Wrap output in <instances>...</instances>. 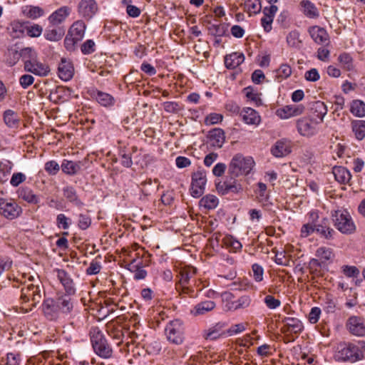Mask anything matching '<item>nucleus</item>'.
I'll return each instance as SVG.
<instances>
[{
    "label": "nucleus",
    "mask_w": 365,
    "mask_h": 365,
    "mask_svg": "<svg viewBox=\"0 0 365 365\" xmlns=\"http://www.w3.org/2000/svg\"><path fill=\"white\" fill-rule=\"evenodd\" d=\"M24 70L38 76H46L50 73L49 66L38 60V56L31 62L24 66Z\"/></svg>",
    "instance_id": "nucleus-16"
},
{
    "label": "nucleus",
    "mask_w": 365,
    "mask_h": 365,
    "mask_svg": "<svg viewBox=\"0 0 365 365\" xmlns=\"http://www.w3.org/2000/svg\"><path fill=\"white\" fill-rule=\"evenodd\" d=\"M70 221V219L64 214H58L56 217V225L58 228H63V230L68 229Z\"/></svg>",
    "instance_id": "nucleus-62"
},
{
    "label": "nucleus",
    "mask_w": 365,
    "mask_h": 365,
    "mask_svg": "<svg viewBox=\"0 0 365 365\" xmlns=\"http://www.w3.org/2000/svg\"><path fill=\"white\" fill-rule=\"evenodd\" d=\"M86 29V25L82 20H78L73 23L64 39V46L67 51L75 50L76 44L83 38Z\"/></svg>",
    "instance_id": "nucleus-5"
},
{
    "label": "nucleus",
    "mask_w": 365,
    "mask_h": 365,
    "mask_svg": "<svg viewBox=\"0 0 365 365\" xmlns=\"http://www.w3.org/2000/svg\"><path fill=\"white\" fill-rule=\"evenodd\" d=\"M22 212L21 207L12 199L0 198V215L9 220L17 218Z\"/></svg>",
    "instance_id": "nucleus-9"
},
{
    "label": "nucleus",
    "mask_w": 365,
    "mask_h": 365,
    "mask_svg": "<svg viewBox=\"0 0 365 365\" xmlns=\"http://www.w3.org/2000/svg\"><path fill=\"white\" fill-rule=\"evenodd\" d=\"M222 334L223 332L222 331L221 325L217 324L207 330H205L203 336L205 339L215 340L219 339Z\"/></svg>",
    "instance_id": "nucleus-41"
},
{
    "label": "nucleus",
    "mask_w": 365,
    "mask_h": 365,
    "mask_svg": "<svg viewBox=\"0 0 365 365\" xmlns=\"http://www.w3.org/2000/svg\"><path fill=\"white\" fill-rule=\"evenodd\" d=\"M352 130L358 140L365 137V120H356L351 123Z\"/></svg>",
    "instance_id": "nucleus-44"
},
{
    "label": "nucleus",
    "mask_w": 365,
    "mask_h": 365,
    "mask_svg": "<svg viewBox=\"0 0 365 365\" xmlns=\"http://www.w3.org/2000/svg\"><path fill=\"white\" fill-rule=\"evenodd\" d=\"M65 34V29L63 27H58L50 29L47 28L44 32V37L46 40L50 41H58Z\"/></svg>",
    "instance_id": "nucleus-35"
},
{
    "label": "nucleus",
    "mask_w": 365,
    "mask_h": 365,
    "mask_svg": "<svg viewBox=\"0 0 365 365\" xmlns=\"http://www.w3.org/2000/svg\"><path fill=\"white\" fill-rule=\"evenodd\" d=\"M62 171L67 175H73L81 169V163L64 160L61 166Z\"/></svg>",
    "instance_id": "nucleus-33"
},
{
    "label": "nucleus",
    "mask_w": 365,
    "mask_h": 365,
    "mask_svg": "<svg viewBox=\"0 0 365 365\" xmlns=\"http://www.w3.org/2000/svg\"><path fill=\"white\" fill-rule=\"evenodd\" d=\"M175 289L179 293V295L182 297L186 296L194 297V289L187 285L175 284Z\"/></svg>",
    "instance_id": "nucleus-55"
},
{
    "label": "nucleus",
    "mask_w": 365,
    "mask_h": 365,
    "mask_svg": "<svg viewBox=\"0 0 365 365\" xmlns=\"http://www.w3.org/2000/svg\"><path fill=\"white\" fill-rule=\"evenodd\" d=\"M225 139V132L221 128H214L209 133L210 143L213 147L222 148Z\"/></svg>",
    "instance_id": "nucleus-30"
},
{
    "label": "nucleus",
    "mask_w": 365,
    "mask_h": 365,
    "mask_svg": "<svg viewBox=\"0 0 365 365\" xmlns=\"http://www.w3.org/2000/svg\"><path fill=\"white\" fill-rule=\"evenodd\" d=\"M316 256L323 262L331 259L334 257L332 249L326 247H321L316 251Z\"/></svg>",
    "instance_id": "nucleus-49"
},
{
    "label": "nucleus",
    "mask_w": 365,
    "mask_h": 365,
    "mask_svg": "<svg viewBox=\"0 0 365 365\" xmlns=\"http://www.w3.org/2000/svg\"><path fill=\"white\" fill-rule=\"evenodd\" d=\"M303 7V12L309 18H317L319 16V12L315 5L308 0H303L301 2Z\"/></svg>",
    "instance_id": "nucleus-39"
},
{
    "label": "nucleus",
    "mask_w": 365,
    "mask_h": 365,
    "mask_svg": "<svg viewBox=\"0 0 365 365\" xmlns=\"http://www.w3.org/2000/svg\"><path fill=\"white\" fill-rule=\"evenodd\" d=\"M282 322L284 324V326L281 328V331L284 334L287 332L299 334L303 329V324L297 318L285 317L282 319Z\"/></svg>",
    "instance_id": "nucleus-17"
},
{
    "label": "nucleus",
    "mask_w": 365,
    "mask_h": 365,
    "mask_svg": "<svg viewBox=\"0 0 365 365\" xmlns=\"http://www.w3.org/2000/svg\"><path fill=\"white\" fill-rule=\"evenodd\" d=\"M21 292V300L22 304H25V306H21V309L26 312L31 310L32 307H35L39 303L42 297L39 285L24 284Z\"/></svg>",
    "instance_id": "nucleus-2"
},
{
    "label": "nucleus",
    "mask_w": 365,
    "mask_h": 365,
    "mask_svg": "<svg viewBox=\"0 0 365 365\" xmlns=\"http://www.w3.org/2000/svg\"><path fill=\"white\" fill-rule=\"evenodd\" d=\"M9 56L12 55L14 61L8 60L10 65H14L17 61L21 58L24 61V66L34 61L38 56L36 51L31 47H25L21 48L19 51L14 48L8 50Z\"/></svg>",
    "instance_id": "nucleus-10"
},
{
    "label": "nucleus",
    "mask_w": 365,
    "mask_h": 365,
    "mask_svg": "<svg viewBox=\"0 0 365 365\" xmlns=\"http://www.w3.org/2000/svg\"><path fill=\"white\" fill-rule=\"evenodd\" d=\"M287 42L290 47L299 48L302 44L299 32L297 30L291 31L287 36Z\"/></svg>",
    "instance_id": "nucleus-48"
},
{
    "label": "nucleus",
    "mask_w": 365,
    "mask_h": 365,
    "mask_svg": "<svg viewBox=\"0 0 365 365\" xmlns=\"http://www.w3.org/2000/svg\"><path fill=\"white\" fill-rule=\"evenodd\" d=\"M264 303L269 309H275L281 305V301L271 294L265 296Z\"/></svg>",
    "instance_id": "nucleus-54"
},
{
    "label": "nucleus",
    "mask_w": 365,
    "mask_h": 365,
    "mask_svg": "<svg viewBox=\"0 0 365 365\" xmlns=\"http://www.w3.org/2000/svg\"><path fill=\"white\" fill-rule=\"evenodd\" d=\"M23 14L27 18L36 19L43 15L44 11L39 6L30 5L24 7Z\"/></svg>",
    "instance_id": "nucleus-37"
},
{
    "label": "nucleus",
    "mask_w": 365,
    "mask_h": 365,
    "mask_svg": "<svg viewBox=\"0 0 365 365\" xmlns=\"http://www.w3.org/2000/svg\"><path fill=\"white\" fill-rule=\"evenodd\" d=\"M63 196L71 202L80 206L82 205V202L79 200L75 189L71 186H66L63 189Z\"/></svg>",
    "instance_id": "nucleus-43"
},
{
    "label": "nucleus",
    "mask_w": 365,
    "mask_h": 365,
    "mask_svg": "<svg viewBox=\"0 0 365 365\" xmlns=\"http://www.w3.org/2000/svg\"><path fill=\"white\" fill-rule=\"evenodd\" d=\"M222 242L225 247L230 248L233 252H237L242 247L241 242L232 236H226L222 240Z\"/></svg>",
    "instance_id": "nucleus-50"
},
{
    "label": "nucleus",
    "mask_w": 365,
    "mask_h": 365,
    "mask_svg": "<svg viewBox=\"0 0 365 365\" xmlns=\"http://www.w3.org/2000/svg\"><path fill=\"white\" fill-rule=\"evenodd\" d=\"M43 31V28L38 24H34L26 27V33L30 37H38Z\"/></svg>",
    "instance_id": "nucleus-60"
},
{
    "label": "nucleus",
    "mask_w": 365,
    "mask_h": 365,
    "mask_svg": "<svg viewBox=\"0 0 365 365\" xmlns=\"http://www.w3.org/2000/svg\"><path fill=\"white\" fill-rule=\"evenodd\" d=\"M316 232L327 240L333 239L335 231L330 227L328 218H323L319 224H315Z\"/></svg>",
    "instance_id": "nucleus-19"
},
{
    "label": "nucleus",
    "mask_w": 365,
    "mask_h": 365,
    "mask_svg": "<svg viewBox=\"0 0 365 365\" xmlns=\"http://www.w3.org/2000/svg\"><path fill=\"white\" fill-rule=\"evenodd\" d=\"M244 93L247 98L254 102L257 106L262 104V100L260 98V93L257 92L252 87H247L244 88Z\"/></svg>",
    "instance_id": "nucleus-51"
},
{
    "label": "nucleus",
    "mask_w": 365,
    "mask_h": 365,
    "mask_svg": "<svg viewBox=\"0 0 365 365\" xmlns=\"http://www.w3.org/2000/svg\"><path fill=\"white\" fill-rule=\"evenodd\" d=\"M58 70L59 78L63 81L71 79L74 73V68L71 61L64 58H61Z\"/></svg>",
    "instance_id": "nucleus-20"
},
{
    "label": "nucleus",
    "mask_w": 365,
    "mask_h": 365,
    "mask_svg": "<svg viewBox=\"0 0 365 365\" xmlns=\"http://www.w3.org/2000/svg\"><path fill=\"white\" fill-rule=\"evenodd\" d=\"M43 312L48 319L54 320L58 316L59 309L56 302L51 299H47L43 302Z\"/></svg>",
    "instance_id": "nucleus-26"
},
{
    "label": "nucleus",
    "mask_w": 365,
    "mask_h": 365,
    "mask_svg": "<svg viewBox=\"0 0 365 365\" xmlns=\"http://www.w3.org/2000/svg\"><path fill=\"white\" fill-rule=\"evenodd\" d=\"M332 173L335 180L340 184H348L351 178L350 172L342 166H334L332 169Z\"/></svg>",
    "instance_id": "nucleus-29"
},
{
    "label": "nucleus",
    "mask_w": 365,
    "mask_h": 365,
    "mask_svg": "<svg viewBox=\"0 0 365 365\" xmlns=\"http://www.w3.org/2000/svg\"><path fill=\"white\" fill-rule=\"evenodd\" d=\"M101 269V264L100 262L95 259L91 261L88 267L86 269V274L88 275L97 274Z\"/></svg>",
    "instance_id": "nucleus-59"
},
{
    "label": "nucleus",
    "mask_w": 365,
    "mask_h": 365,
    "mask_svg": "<svg viewBox=\"0 0 365 365\" xmlns=\"http://www.w3.org/2000/svg\"><path fill=\"white\" fill-rule=\"evenodd\" d=\"M71 9L68 6H62L51 14L48 17L49 23L57 26L63 22L70 14Z\"/></svg>",
    "instance_id": "nucleus-25"
},
{
    "label": "nucleus",
    "mask_w": 365,
    "mask_h": 365,
    "mask_svg": "<svg viewBox=\"0 0 365 365\" xmlns=\"http://www.w3.org/2000/svg\"><path fill=\"white\" fill-rule=\"evenodd\" d=\"M94 352L101 358L108 359L113 356V349L98 327H91L89 332Z\"/></svg>",
    "instance_id": "nucleus-1"
},
{
    "label": "nucleus",
    "mask_w": 365,
    "mask_h": 365,
    "mask_svg": "<svg viewBox=\"0 0 365 365\" xmlns=\"http://www.w3.org/2000/svg\"><path fill=\"white\" fill-rule=\"evenodd\" d=\"M324 310L327 313H334L336 310V302L330 296H327L325 298Z\"/></svg>",
    "instance_id": "nucleus-63"
},
{
    "label": "nucleus",
    "mask_w": 365,
    "mask_h": 365,
    "mask_svg": "<svg viewBox=\"0 0 365 365\" xmlns=\"http://www.w3.org/2000/svg\"><path fill=\"white\" fill-rule=\"evenodd\" d=\"M339 354V357L344 361L355 362L361 359L357 348L351 344L341 349Z\"/></svg>",
    "instance_id": "nucleus-22"
},
{
    "label": "nucleus",
    "mask_w": 365,
    "mask_h": 365,
    "mask_svg": "<svg viewBox=\"0 0 365 365\" xmlns=\"http://www.w3.org/2000/svg\"><path fill=\"white\" fill-rule=\"evenodd\" d=\"M222 299L224 307L227 311L246 309L250 306L252 302V299L248 295H243L238 299H235L233 294L230 292H223Z\"/></svg>",
    "instance_id": "nucleus-6"
},
{
    "label": "nucleus",
    "mask_w": 365,
    "mask_h": 365,
    "mask_svg": "<svg viewBox=\"0 0 365 365\" xmlns=\"http://www.w3.org/2000/svg\"><path fill=\"white\" fill-rule=\"evenodd\" d=\"M350 111L357 117L365 116V103L360 100L353 101L351 104Z\"/></svg>",
    "instance_id": "nucleus-46"
},
{
    "label": "nucleus",
    "mask_w": 365,
    "mask_h": 365,
    "mask_svg": "<svg viewBox=\"0 0 365 365\" xmlns=\"http://www.w3.org/2000/svg\"><path fill=\"white\" fill-rule=\"evenodd\" d=\"M95 50L96 44L91 39L86 41L81 46V51L85 55L91 54L93 53Z\"/></svg>",
    "instance_id": "nucleus-56"
},
{
    "label": "nucleus",
    "mask_w": 365,
    "mask_h": 365,
    "mask_svg": "<svg viewBox=\"0 0 365 365\" xmlns=\"http://www.w3.org/2000/svg\"><path fill=\"white\" fill-rule=\"evenodd\" d=\"M150 255L144 257L143 259L138 260L133 259L130 263L126 265V269L133 274V279L135 280L145 279L148 275L145 267H148L150 264Z\"/></svg>",
    "instance_id": "nucleus-8"
},
{
    "label": "nucleus",
    "mask_w": 365,
    "mask_h": 365,
    "mask_svg": "<svg viewBox=\"0 0 365 365\" xmlns=\"http://www.w3.org/2000/svg\"><path fill=\"white\" fill-rule=\"evenodd\" d=\"M304 110L302 105H287L277 109L275 113L281 119H288L302 114Z\"/></svg>",
    "instance_id": "nucleus-15"
},
{
    "label": "nucleus",
    "mask_w": 365,
    "mask_h": 365,
    "mask_svg": "<svg viewBox=\"0 0 365 365\" xmlns=\"http://www.w3.org/2000/svg\"><path fill=\"white\" fill-rule=\"evenodd\" d=\"M215 303L213 301L207 300L197 304L192 311L194 315H202L213 310Z\"/></svg>",
    "instance_id": "nucleus-34"
},
{
    "label": "nucleus",
    "mask_w": 365,
    "mask_h": 365,
    "mask_svg": "<svg viewBox=\"0 0 365 365\" xmlns=\"http://www.w3.org/2000/svg\"><path fill=\"white\" fill-rule=\"evenodd\" d=\"M349 331L357 336H365V321L364 319L356 316L350 317L346 324Z\"/></svg>",
    "instance_id": "nucleus-14"
},
{
    "label": "nucleus",
    "mask_w": 365,
    "mask_h": 365,
    "mask_svg": "<svg viewBox=\"0 0 365 365\" xmlns=\"http://www.w3.org/2000/svg\"><path fill=\"white\" fill-rule=\"evenodd\" d=\"M56 304L59 311L63 313H70L73 310V304L70 295L62 296L57 299Z\"/></svg>",
    "instance_id": "nucleus-36"
},
{
    "label": "nucleus",
    "mask_w": 365,
    "mask_h": 365,
    "mask_svg": "<svg viewBox=\"0 0 365 365\" xmlns=\"http://www.w3.org/2000/svg\"><path fill=\"white\" fill-rule=\"evenodd\" d=\"M317 122L310 118H302L297 121V128L300 135L309 137L317 133Z\"/></svg>",
    "instance_id": "nucleus-13"
},
{
    "label": "nucleus",
    "mask_w": 365,
    "mask_h": 365,
    "mask_svg": "<svg viewBox=\"0 0 365 365\" xmlns=\"http://www.w3.org/2000/svg\"><path fill=\"white\" fill-rule=\"evenodd\" d=\"M45 170L49 174V175H56L58 170H60L59 165L58 163L55 160H50L46 163L45 164Z\"/></svg>",
    "instance_id": "nucleus-64"
},
{
    "label": "nucleus",
    "mask_w": 365,
    "mask_h": 365,
    "mask_svg": "<svg viewBox=\"0 0 365 365\" xmlns=\"http://www.w3.org/2000/svg\"><path fill=\"white\" fill-rule=\"evenodd\" d=\"M255 161L251 157H244L241 154L235 155L229 166V173L232 177L247 175L254 167Z\"/></svg>",
    "instance_id": "nucleus-4"
},
{
    "label": "nucleus",
    "mask_w": 365,
    "mask_h": 365,
    "mask_svg": "<svg viewBox=\"0 0 365 365\" xmlns=\"http://www.w3.org/2000/svg\"><path fill=\"white\" fill-rule=\"evenodd\" d=\"M4 120L10 128H16L19 123L18 114L12 110H6L4 112Z\"/></svg>",
    "instance_id": "nucleus-42"
},
{
    "label": "nucleus",
    "mask_w": 365,
    "mask_h": 365,
    "mask_svg": "<svg viewBox=\"0 0 365 365\" xmlns=\"http://www.w3.org/2000/svg\"><path fill=\"white\" fill-rule=\"evenodd\" d=\"M252 270L253 272V278L257 282H262L263 280L264 269L263 267L255 263L252 266Z\"/></svg>",
    "instance_id": "nucleus-58"
},
{
    "label": "nucleus",
    "mask_w": 365,
    "mask_h": 365,
    "mask_svg": "<svg viewBox=\"0 0 365 365\" xmlns=\"http://www.w3.org/2000/svg\"><path fill=\"white\" fill-rule=\"evenodd\" d=\"M196 274V268L187 267L180 271V279L176 284L189 285L191 278Z\"/></svg>",
    "instance_id": "nucleus-32"
},
{
    "label": "nucleus",
    "mask_w": 365,
    "mask_h": 365,
    "mask_svg": "<svg viewBox=\"0 0 365 365\" xmlns=\"http://www.w3.org/2000/svg\"><path fill=\"white\" fill-rule=\"evenodd\" d=\"M168 340L174 344H181L185 339V327L179 319L170 322L165 328Z\"/></svg>",
    "instance_id": "nucleus-7"
},
{
    "label": "nucleus",
    "mask_w": 365,
    "mask_h": 365,
    "mask_svg": "<svg viewBox=\"0 0 365 365\" xmlns=\"http://www.w3.org/2000/svg\"><path fill=\"white\" fill-rule=\"evenodd\" d=\"M245 61V56L242 53L233 52L225 57V65L229 69H234L242 64Z\"/></svg>",
    "instance_id": "nucleus-28"
},
{
    "label": "nucleus",
    "mask_w": 365,
    "mask_h": 365,
    "mask_svg": "<svg viewBox=\"0 0 365 365\" xmlns=\"http://www.w3.org/2000/svg\"><path fill=\"white\" fill-rule=\"evenodd\" d=\"M57 277L63 286L66 292L68 295L74 294L76 289L73 279L69 277L68 273L63 269H57Z\"/></svg>",
    "instance_id": "nucleus-23"
},
{
    "label": "nucleus",
    "mask_w": 365,
    "mask_h": 365,
    "mask_svg": "<svg viewBox=\"0 0 365 365\" xmlns=\"http://www.w3.org/2000/svg\"><path fill=\"white\" fill-rule=\"evenodd\" d=\"M11 36L13 38H19L24 34L23 24L19 21H14L10 25Z\"/></svg>",
    "instance_id": "nucleus-52"
},
{
    "label": "nucleus",
    "mask_w": 365,
    "mask_h": 365,
    "mask_svg": "<svg viewBox=\"0 0 365 365\" xmlns=\"http://www.w3.org/2000/svg\"><path fill=\"white\" fill-rule=\"evenodd\" d=\"M312 110L315 116L319 118L321 122L323 121L324 117L327 113V108L324 103L319 101L314 102Z\"/></svg>",
    "instance_id": "nucleus-45"
},
{
    "label": "nucleus",
    "mask_w": 365,
    "mask_h": 365,
    "mask_svg": "<svg viewBox=\"0 0 365 365\" xmlns=\"http://www.w3.org/2000/svg\"><path fill=\"white\" fill-rule=\"evenodd\" d=\"M292 151V143L286 139H282L275 143L272 148V155L277 158H282L289 155Z\"/></svg>",
    "instance_id": "nucleus-18"
},
{
    "label": "nucleus",
    "mask_w": 365,
    "mask_h": 365,
    "mask_svg": "<svg viewBox=\"0 0 365 365\" xmlns=\"http://www.w3.org/2000/svg\"><path fill=\"white\" fill-rule=\"evenodd\" d=\"M206 174L202 170L193 173L191 182V195L194 197H200L203 193L206 184Z\"/></svg>",
    "instance_id": "nucleus-11"
},
{
    "label": "nucleus",
    "mask_w": 365,
    "mask_h": 365,
    "mask_svg": "<svg viewBox=\"0 0 365 365\" xmlns=\"http://www.w3.org/2000/svg\"><path fill=\"white\" fill-rule=\"evenodd\" d=\"M245 6L247 8V11L254 14L259 13L262 9L259 0H247Z\"/></svg>",
    "instance_id": "nucleus-53"
},
{
    "label": "nucleus",
    "mask_w": 365,
    "mask_h": 365,
    "mask_svg": "<svg viewBox=\"0 0 365 365\" xmlns=\"http://www.w3.org/2000/svg\"><path fill=\"white\" fill-rule=\"evenodd\" d=\"M338 61L341 67L347 71H353L354 68V61L350 54L347 53H342L338 57Z\"/></svg>",
    "instance_id": "nucleus-38"
},
{
    "label": "nucleus",
    "mask_w": 365,
    "mask_h": 365,
    "mask_svg": "<svg viewBox=\"0 0 365 365\" xmlns=\"http://www.w3.org/2000/svg\"><path fill=\"white\" fill-rule=\"evenodd\" d=\"M331 217L334 226L342 234L350 235L355 232L356 225L346 210L332 211Z\"/></svg>",
    "instance_id": "nucleus-3"
},
{
    "label": "nucleus",
    "mask_w": 365,
    "mask_h": 365,
    "mask_svg": "<svg viewBox=\"0 0 365 365\" xmlns=\"http://www.w3.org/2000/svg\"><path fill=\"white\" fill-rule=\"evenodd\" d=\"M218 199L215 195H207L204 196L200 201L201 206L207 210L215 209L218 205Z\"/></svg>",
    "instance_id": "nucleus-47"
},
{
    "label": "nucleus",
    "mask_w": 365,
    "mask_h": 365,
    "mask_svg": "<svg viewBox=\"0 0 365 365\" xmlns=\"http://www.w3.org/2000/svg\"><path fill=\"white\" fill-rule=\"evenodd\" d=\"M17 194L19 198L23 199L28 203L36 205L39 202L38 197L36 195L33 190L28 187H20L17 191Z\"/></svg>",
    "instance_id": "nucleus-31"
},
{
    "label": "nucleus",
    "mask_w": 365,
    "mask_h": 365,
    "mask_svg": "<svg viewBox=\"0 0 365 365\" xmlns=\"http://www.w3.org/2000/svg\"><path fill=\"white\" fill-rule=\"evenodd\" d=\"M98 9L96 0H81L78 5V14L86 20H90Z\"/></svg>",
    "instance_id": "nucleus-12"
},
{
    "label": "nucleus",
    "mask_w": 365,
    "mask_h": 365,
    "mask_svg": "<svg viewBox=\"0 0 365 365\" xmlns=\"http://www.w3.org/2000/svg\"><path fill=\"white\" fill-rule=\"evenodd\" d=\"M163 109L170 113H175L181 110L180 105L176 102L167 101L163 104Z\"/></svg>",
    "instance_id": "nucleus-61"
},
{
    "label": "nucleus",
    "mask_w": 365,
    "mask_h": 365,
    "mask_svg": "<svg viewBox=\"0 0 365 365\" xmlns=\"http://www.w3.org/2000/svg\"><path fill=\"white\" fill-rule=\"evenodd\" d=\"M341 269L347 277H357L359 274V270L355 266L344 265L341 267Z\"/></svg>",
    "instance_id": "nucleus-57"
},
{
    "label": "nucleus",
    "mask_w": 365,
    "mask_h": 365,
    "mask_svg": "<svg viewBox=\"0 0 365 365\" xmlns=\"http://www.w3.org/2000/svg\"><path fill=\"white\" fill-rule=\"evenodd\" d=\"M96 99L98 103L105 107L113 106L115 102L111 95L102 91H97Z\"/></svg>",
    "instance_id": "nucleus-40"
},
{
    "label": "nucleus",
    "mask_w": 365,
    "mask_h": 365,
    "mask_svg": "<svg viewBox=\"0 0 365 365\" xmlns=\"http://www.w3.org/2000/svg\"><path fill=\"white\" fill-rule=\"evenodd\" d=\"M309 33L313 41L318 44H323L329 41V35L327 31L318 26H314L309 29Z\"/></svg>",
    "instance_id": "nucleus-27"
},
{
    "label": "nucleus",
    "mask_w": 365,
    "mask_h": 365,
    "mask_svg": "<svg viewBox=\"0 0 365 365\" xmlns=\"http://www.w3.org/2000/svg\"><path fill=\"white\" fill-rule=\"evenodd\" d=\"M240 115L243 121L248 125H257L261 121L260 115L251 108H244L240 112Z\"/></svg>",
    "instance_id": "nucleus-24"
},
{
    "label": "nucleus",
    "mask_w": 365,
    "mask_h": 365,
    "mask_svg": "<svg viewBox=\"0 0 365 365\" xmlns=\"http://www.w3.org/2000/svg\"><path fill=\"white\" fill-rule=\"evenodd\" d=\"M216 189L222 195L228 192L237 193L242 190V185L235 180L233 181L220 182L216 185Z\"/></svg>",
    "instance_id": "nucleus-21"
}]
</instances>
